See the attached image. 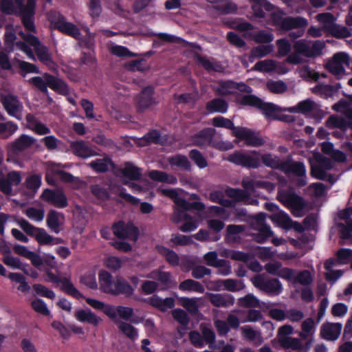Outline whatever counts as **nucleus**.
Listing matches in <instances>:
<instances>
[{"instance_id":"1","label":"nucleus","mask_w":352,"mask_h":352,"mask_svg":"<svg viewBox=\"0 0 352 352\" xmlns=\"http://www.w3.org/2000/svg\"><path fill=\"white\" fill-rule=\"evenodd\" d=\"M237 100L243 104L261 109L263 113L270 119H278L286 122L291 121L290 117L284 116L281 114L285 111L302 113L313 117L316 122H319L324 116V111L320 109L319 105L309 99L301 101L296 106L289 108H283L272 103H265L253 95H241L238 97Z\"/></svg>"},{"instance_id":"2","label":"nucleus","mask_w":352,"mask_h":352,"mask_svg":"<svg viewBox=\"0 0 352 352\" xmlns=\"http://www.w3.org/2000/svg\"><path fill=\"white\" fill-rule=\"evenodd\" d=\"M162 195H164L173 199L175 203L177 208L172 217V220L178 223L182 220L185 223L180 226L179 229L184 232H188L195 230L199 225V221L190 217L186 211L191 209L202 210L204 209V205L202 203L190 204L181 198L176 190L168 188H159L158 190Z\"/></svg>"},{"instance_id":"3","label":"nucleus","mask_w":352,"mask_h":352,"mask_svg":"<svg viewBox=\"0 0 352 352\" xmlns=\"http://www.w3.org/2000/svg\"><path fill=\"white\" fill-rule=\"evenodd\" d=\"M36 0H1V10L7 14H15L22 18L23 25L27 30L35 31L34 24Z\"/></svg>"},{"instance_id":"4","label":"nucleus","mask_w":352,"mask_h":352,"mask_svg":"<svg viewBox=\"0 0 352 352\" xmlns=\"http://www.w3.org/2000/svg\"><path fill=\"white\" fill-rule=\"evenodd\" d=\"M265 208L272 212L270 218L273 223L283 229L288 230L294 228L298 231H302V227L296 222H293L289 215L280 210L278 206L272 203H267Z\"/></svg>"},{"instance_id":"5","label":"nucleus","mask_w":352,"mask_h":352,"mask_svg":"<svg viewBox=\"0 0 352 352\" xmlns=\"http://www.w3.org/2000/svg\"><path fill=\"white\" fill-rule=\"evenodd\" d=\"M29 81L44 92L47 91V88L49 87L62 94H67L68 93L67 86L63 81L47 74L42 76L34 77Z\"/></svg>"},{"instance_id":"6","label":"nucleus","mask_w":352,"mask_h":352,"mask_svg":"<svg viewBox=\"0 0 352 352\" xmlns=\"http://www.w3.org/2000/svg\"><path fill=\"white\" fill-rule=\"evenodd\" d=\"M17 223L24 232L34 236L41 245H56L60 242L59 239L52 237L44 229L36 228L25 219L18 220Z\"/></svg>"},{"instance_id":"7","label":"nucleus","mask_w":352,"mask_h":352,"mask_svg":"<svg viewBox=\"0 0 352 352\" xmlns=\"http://www.w3.org/2000/svg\"><path fill=\"white\" fill-rule=\"evenodd\" d=\"M271 15L274 25L284 30L305 27L308 25L307 20L301 16L283 17V12L278 9L274 10Z\"/></svg>"},{"instance_id":"8","label":"nucleus","mask_w":352,"mask_h":352,"mask_svg":"<svg viewBox=\"0 0 352 352\" xmlns=\"http://www.w3.org/2000/svg\"><path fill=\"white\" fill-rule=\"evenodd\" d=\"M311 175L319 179H324L326 171L333 167V162L327 157H323L319 153H314L309 159Z\"/></svg>"},{"instance_id":"9","label":"nucleus","mask_w":352,"mask_h":352,"mask_svg":"<svg viewBox=\"0 0 352 352\" xmlns=\"http://www.w3.org/2000/svg\"><path fill=\"white\" fill-rule=\"evenodd\" d=\"M19 34L26 43L34 48L41 62L52 69H55V64L53 62L47 49L41 45L36 37L32 34L25 35L22 32H19Z\"/></svg>"},{"instance_id":"10","label":"nucleus","mask_w":352,"mask_h":352,"mask_svg":"<svg viewBox=\"0 0 352 352\" xmlns=\"http://www.w3.org/2000/svg\"><path fill=\"white\" fill-rule=\"evenodd\" d=\"M251 281L254 287L270 295H278L283 289L278 279H267L265 274H258L252 277Z\"/></svg>"},{"instance_id":"11","label":"nucleus","mask_w":352,"mask_h":352,"mask_svg":"<svg viewBox=\"0 0 352 352\" xmlns=\"http://www.w3.org/2000/svg\"><path fill=\"white\" fill-rule=\"evenodd\" d=\"M350 58L344 52H339L327 63V69L338 78H342L346 74V69L349 67Z\"/></svg>"},{"instance_id":"12","label":"nucleus","mask_w":352,"mask_h":352,"mask_svg":"<svg viewBox=\"0 0 352 352\" xmlns=\"http://www.w3.org/2000/svg\"><path fill=\"white\" fill-rule=\"evenodd\" d=\"M226 160L236 165L251 168H256L260 164V157L256 151L236 152L229 155Z\"/></svg>"},{"instance_id":"13","label":"nucleus","mask_w":352,"mask_h":352,"mask_svg":"<svg viewBox=\"0 0 352 352\" xmlns=\"http://www.w3.org/2000/svg\"><path fill=\"white\" fill-rule=\"evenodd\" d=\"M50 21L54 28L76 38H79L80 34L78 28L74 24L67 21L61 14L58 13L52 14L50 16Z\"/></svg>"},{"instance_id":"14","label":"nucleus","mask_w":352,"mask_h":352,"mask_svg":"<svg viewBox=\"0 0 352 352\" xmlns=\"http://www.w3.org/2000/svg\"><path fill=\"white\" fill-rule=\"evenodd\" d=\"M266 215L264 213L256 214L252 221L253 228L257 233L253 234L254 239L259 243L264 242L267 239L273 235L270 227L265 223Z\"/></svg>"},{"instance_id":"15","label":"nucleus","mask_w":352,"mask_h":352,"mask_svg":"<svg viewBox=\"0 0 352 352\" xmlns=\"http://www.w3.org/2000/svg\"><path fill=\"white\" fill-rule=\"evenodd\" d=\"M46 275L47 281L56 284L57 286L60 287L67 294L72 295L76 298H85L68 278H61L54 274L50 271L46 272Z\"/></svg>"},{"instance_id":"16","label":"nucleus","mask_w":352,"mask_h":352,"mask_svg":"<svg viewBox=\"0 0 352 352\" xmlns=\"http://www.w3.org/2000/svg\"><path fill=\"white\" fill-rule=\"evenodd\" d=\"M50 174L54 175L57 178L63 181L73 183V186L74 188H78L80 184H82L78 178H75L71 174L62 170L60 168V164L52 162H49L47 163V173L46 175V179L49 184H54V183L53 179L50 178Z\"/></svg>"},{"instance_id":"17","label":"nucleus","mask_w":352,"mask_h":352,"mask_svg":"<svg viewBox=\"0 0 352 352\" xmlns=\"http://www.w3.org/2000/svg\"><path fill=\"white\" fill-rule=\"evenodd\" d=\"M210 199L212 201L220 203L223 207L212 206L210 208V212L214 216L219 217L222 219H228L230 215V212L228 211L226 208L232 207V201L223 199L221 194L219 192H212L210 195Z\"/></svg>"},{"instance_id":"18","label":"nucleus","mask_w":352,"mask_h":352,"mask_svg":"<svg viewBox=\"0 0 352 352\" xmlns=\"http://www.w3.org/2000/svg\"><path fill=\"white\" fill-rule=\"evenodd\" d=\"M113 231L119 238L128 239L133 241L138 239V230L131 223L125 224L122 222L116 223L113 227Z\"/></svg>"},{"instance_id":"19","label":"nucleus","mask_w":352,"mask_h":352,"mask_svg":"<svg viewBox=\"0 0 352 352\" xmlns=\"http://www.w3.org/2000/svg\"><path fill=\"white\" fill-rule=\"evenodd\" d=\"M1 102L10 116L19 120L21 119V111L23 107L16 97L12 95L2 96Z\"/></svg>"},{"instance_id":"20","label":"nucleus","mask_w":352,"mask_h":352,"mask_svg":"<svg viewBox=\"0 0 352 352\" xmlns=\"http://www.w3.org/2000/svg\"><path fill=\"white\" fill-rule=\"evenodd\" d=\"M281 170L287 175L293 174L295 176L300 177L298 181L299 186H305L306 182V168L302 162H285L281 166Z\"/></svg>"},{"instance_id":"21","label":"nucleus","mask_w":352,"mask_h":352,"mask_svg":"<svg viewBox=\"0 0 352 352\" xmlns=\"http://www.w3.org/2000/svg\"><path fill=\"white\" fill-rule=\"evenodd\" d=\"M233 135L239 139L244 140L250 146H256L263 144V141L258 134L247 128H234Z\"/></svg>"},{"instance_id":"22","label":"nucleus","mask_w":352,"mask_h":352,"mask_svg":"<svg viewBox=\"0 0 352 352\" xmlns=\"http://www.w3.org/2000/svg\"><path fill=\"white\" fill-rule=\"evenodd\" d=\"M147 278L157 279L166 289L174 287L177 285L175 277L169 272L157 270L146 275Z\"/></svg>"},{"instance_id":"23","label":"nucleus","mask_w":352,"mask_h":352,"mask_svg":"<svg viewBox=\"0 0 352 352\" xmlns=\"http://www.w3.org/2000/svg\"><path fill=\"white\" fill-rule=\"evenodd\" d=\"M42 197L43 200L57 208H63L67 206V200L65 195L59 190L54 191L47 189L43 192Z\"/></svg>"},{"instance_id":"24","label":"nucleus","mask_w":352,"mask_h":352,"mask_svg":"<svg viewBox=\"0 0 352 352\" xmlns=\"http://www.w3.org/2000/svg\"><path fill=\"white\" fill-rule=\"evenodd\" d=\"M342 329L340 323L325 322L321 326L320 335L327 340L334 341L339 338Z\"/></svg>"},{"instance_id":"25","label":"nucleus","mask_w":352,"mask_h":352,"mask_svg":"<svg viewBox=\"0 0 352 352\" xmlns=\"http://www.w3.org/2000/svg\"><path fill=\"white\" fill-rule=\"evenodd\" d=\"M75 317L81 322H87L94 326H98L102 322V319L89 309L77 310Z\"/></svg>"},{"instance_id":"26","label":"nucleus","mask_w":352,"mask_h":352,"mask_svg":"<svg viewBox=\"0 0 352 352\" xmlns=\"http://www.w3.org/2000/svg\"><path fill=\"white\" fill-rule=\"evenodd\" d=\"M100 289L107 294H113L115 281L112 276L107 271L102 270L98 274Z\"/></svg>"},{"instance_id":"27","label":"nucleus","mask_w":352,"mask_h":352,"mask_svg":"<svg viewBox=\"0 0 352 352\" xmlns=\"http://www.w3.org/2000/svg\"><path fill=\"white\" fill-rule=\"evenodd\" d=\"M65 222V217L63 214L54 210L50 211L47 217V226L55 233L58 234L60 232V226Z\"/></svg>"},{"instance_id":"28","label":"nucleus","mask_w":352,"mask_h":352,"mask_svg":"<svg viewBox=\"0 0 352 352\" xmlns=\"http://www.w3.org/2000/svg\"><path fill=\"white\" fill-rule=\"evenodd\" d=\"M211 303L216 307H229L234 302L233 296L230 294H211L208 293Z\"/></svg>"},{"instance_id":"29","label":"nucleus","mask_w":352,"mask_h":352,"mask_svg":"<svg viewBox=\"0 0 352 352\" xmlns=\"http://www.w3.org/2000/svg\"><path fill=\"white\" fill-rule=\"evenodd\" d=\"M153 89L151 87L144 88L141 94L136 98L138 108L140 110H144L151 106L153 102Z\"/></svg>"},{"instance_id":"30","label":"nucleus","mask_w":352,"mask_h":352,"mask_svg":"<svg viewBox=\"0 0 352 352\" xmlns=\"http://www.w3.org/2000/svg\"><path fill=\"white\" fill-rule=\"evenodd\" d=\"M71 148L74 153L80 157L87 158L96 155V153L83 141L72 142Z\"/></svg>"},{"instance_id":"31","label":"nucleus","mask_w":352,"mask_h":352,"mask_svg":"<svg viewBox=\"0 0 352 352\" xmlns=\"http://www.w3.org/2000/svg\"><path fill=\"white\" fill-rule=\"evenodd\" d=\"M36 140L27 135H22L10 146L13 152L21 151L30 147L34 144Z\"/></svg>"},{"instance_id":"32","label":"nucleus","mask_w":352,"mask_h":352,"mask_svg":"<svg viewBox=\"0 0 352 352\" xmlns=\"http://www.w3.org/2000/svg\"><path fill=\"white\" fill-rule=\"evenodd\" d=\"M179 289L184 292H196L203 294L205 291L204 286L192 279H187L180 283Z\"/></svg>"},{"instance_id":"33","label":"nucleus","mask_w":352,"mask_h":352,"mask_svg":"<svg viewBox=\"0 0 352 352\" xmlns=\"http://www.w3.org/2000/svg\"><path fill=\"white\" fill-rule=\"evenodd\" d=\"M150 304L158 308L161 311H166L175 305V300L173 298L162 299L157 296H153L149 299Z\"/></svg>"},{"instance_id":"34","label":"nucleus","mask_w":352,"mask_h":352,"mask_svg":"<svg viewBox=\"0 0 352 352\" xmlns=\"http://www.w3.org/2000/svg\"><path fill=\"white\" fill-rule=\"evenodd\" d=\"M254 14L257 17H263L264 11H274L272 5L266 0H250Z\"/></svg>"},{"instance_id":"35","label":"nucleus","mask_w":352,"mask_h":352,"mask_svg":"<svg viewBox=\"0 0 352 352\" xmlns=\"http://www.w3.org/2000/svg\"><path fill=\"white\" fill-rule=\"evenodd\" d=\"M120 171L122 177L131 180L138 179L141 175L140 169L130 162L125 163Z\"/></svg>"},{"instance_id":"36","label":"nucleus","mask_w":352,"mask_h":352,"mask_svg":"<svg viewBox=\"0 0 352 352\" xmlns=\"http://www.w3.org/2000/svg\"><path fill=\"white\" fill-rule=\"evenodd\" d=\"M243 184L246 190H254L255 188H263L271 192L275 188L274 185L270 182H259L248 179H244Z\"/></svg>"},{"instance_id":"37","label":"nucleus","mask_w":352,"mask_h":352,"mask_svg":"<svg viewBox=\"0 0 352 352\" xmlns=\"http://www.w3.org/2000/svg\"><path fill=\"white\" fill-rule=\"evenodd\" d=\"M80 283L91 289H98L96 270H91L86 272L80 276Z\"/></svg>"},{"instance_id":"38","label":"nucleus","mask_w":352,"mask_h":352,"mask_svg":"<svg viewBox=\"0 0 352 352\" xmlns=\"http://www.w3.org/2000/svg\"><path fill=\"white\" fill-rule=\"evenodd\" d=\"M148 176L153 180L170 184H175L177 182L175 176L168 175L166 173L160 170H151L148 173Z\"/></svg>"},{"instance_id":"39","label":"nucleus","mask_w":352,"mask_h":352,"mask_svg":"<svg viewBox=\"0 0 352 352\" xmlns=\"http://www.w3.org/2000/svg\"><path fill=\"white\" fill-rule=\"evenodd\" d=\"M241 333L243 338L252 341L256 344H260L263 342L260 332L254 330L250 326L242 327Z\"/></svg>"},{"instance_id":"40","label":"nucleus","mask_w":352,"mask_h":352,"mask_svg":"<svg viewBox=\"0 0 352 352\" xmlns=\"http://www.w3.org/2000/svg\"><path fill=\"white\" fill-rule=\"evenodd\" d=\"M214 130L206 129L193 138V142L198 146H204L210 143Z\"/></svg>"},{"instance_id":"41","label":"nucleus","mask_w":352,"mask_h":352,"mask_svg":"<svg viewBox=\"0 0 352 352\" xmlns=\"http://www.w3.org/2000/svg\"><path fill=\"white\" fill-rule=\"evenodd\" d=\"M156 248L157 252L166 258L169 264L173 266L179 264V257L175 252L162 245H157Z\"/></svg>"},{"instance_id":"42","label":"nucleus","mask_w":352,"mask_h":352,"mask_svg":"<svg viewBox=\"0 0 352 352\" xmlns=\"http://www.w3.org/2000/svg\"><path fill=\"white\" fill-rule=\"evenodd\" d=\"M26 120L28 122L29 128L37 134L42 135L50 133V129L48 127L40 122H36L32 115H28Z\"/></svg>"},{"instance_id":"43","label":"nucleus","mask_w":352,"mask_h":352,"mask_svg":"<svg viewBox=\"0 0 352 352\" xmlns=\"http://www.w3.org/2000/svg\"><path fill=\"white\" fill-rule=\"evenodd\" d=\"M316 19L322 24V30L327 32H329L336 23V19L331 13L319 14L316 16Z\"/></svg>"},{"instance_id":"44","label":"nucleus","mask_w":352,"mask_h":352,"mask_svg":"<svg viewBox=\"0 0 352 352\" xmlns=\"http://www.w3.org/2000/svg\"><path fill=\"white\" fill-rule=\"evenodd\" d=\"M326 125L329 129H340L345 131L349 126V122L338 116H331L326 122Z\"/></svg>"},{"instance_id":"45","label":"nucleus","mask_w":352,"mask_h":352,"mask_svg":"<svg viewBox=\"0 0 352 352\" xmlns=\"http://www.w3.org/2000/svg\"><path fill=\"white\" fill-rule=\"evenodd\" d=\"M287 208H290L292 214L297 217H300L305 214V203L303 199L297 195Z\"/></svg>"},{"instance_id":"46","label":"nucleus","mask_w":352,"mask_h":352,"mask_svg":"<svg viewBox=\"0 0 352 352\" xmlns=\"http://www.w3.org/2000/svg\"><path fill=\"white\" fill-rule=\"evenodd\" d=\"M133 292V289L126 280L120 278H118L115 280V288L113 294H124L129 296Z\"/></svg>"},{"instance_id":"47","label":"nucleus","mask_w":352,"mask_h":352,"mask_svg":"<svg viewBox=\"0 0 352 352\" xmlns=\"http://www.w3.org/2000/svg\"><path fill=\"white\" fill-rule=\"evenodd\" d=\"M207 109L210 113L219 112L224 113L227 111L228 105L223 100L214 99L207 104Z\"/></svg>"},{"instance_id":"48","label":"nucleus","mask_w":352,"mask_h":352,"mask_svg":"<svg viewBox=\"0 0 352 352\" xmlns=\"http://www.w3.org/2000/svg\"><path fill=\"white\" fill-rule=\"evenodd\" d=\"M168 162L171 166H176L182 170H188L190 168V164L186 157L177 155L170 157Z\"/></svg>"},{"instance_id":"49","label":"nucleus","mask_w":352,"mask_h":352,"mask_svg":"<svg viewBox=\"0 0 352 352\" xmlns=\"http://www.w3.org/2000/svg\"><path fill=\"white\" fill-rule=\"evenodd\" d=\"M315 323L313 319L307 318L302 324V331L300 336L303 339H306L314 335L315 332Z\"/></svg>"},{"instance_id":"50","label":"nucleus","mask_w":352,"mask_h":352,"mask_svg":"<svg viewBox=\"0 0 352 352\" xmlns=\"http://www.w3.org/2000/svg\"><path fill=\"white\" fill-rule=\"evenodd\" d=\"M276 62L273 60H264L257 62L253 69L262 72H272L276 69Z\"/></svg>"},{"instance_id":"51","label":"nucleus","mask_w":352,"mask_h":352,"mask_svg":"<svg viewBox=\"0 0 352 352\" xmlns=\"http://www.w3.org/2000/svg\"><path fill=\"white\" fill-rule=\"evenodd\" d=\"M263 163L272 168H279L281 170V166L284 165L285 162H282L280 160L271 154H265L261 157Z\"/></svg>"},{"instance_id":"52","label":"nucleus","mask_w":352,"mask_h":352,"mask_svg":"<svg viewBox=\"0 0 352 352\" xmlns=\"http://www.w3.org/2000/svg\"><path fill=\"white\" fill-rule=\"evenodd\" d=\"M338 263L337 261L333 259L327 260L324 263V267L328 272L326 273V277L329 280L336 281L342 275V272L340 270H331V267Z\"/></svg>"},{"instance_id":"53","label":"nucleus","mask_w":352,"mask_h":352,"mask_svg":"<svg viewBox=\"0 0 352 352\" xmlns=\"http://www.w3.org/2000/svg\"><path fill=\"white\" fill-rule=\"evenodd\" d=\"M312 91L324 98L331 97L336 92L334 88L332 86L322 84L317 85L316 87L312 88Z\"/></svg>"},{"instance_id":"54","label":"nucleus","mask_w":352,"mask_h":352,"mask_svg":"<svg viewBox=\"0 0 352 352\" xmlns=\"http://www.w3.org/2000/svg\"><path fill=\"white\" fill-rule=\"evenodd\" d=\"M328 33L339 38H346L351 35V30H349L347 28L339 25L336 23L333 25Z\"/></svg>"},{"instance_id":"55","label":"nucleus","mask_w":352,"mask_h":352,"mask_svg":"<svg viewBox=\"0 0 352 352\" xmlns=\"http://www.w3.org/2000/svg\"><path fill=\"white\" fill-rule=\"evenodd\" d=\"M221 284H223V288L230 292H237L244 288L245 285L243 282L231 278L221 280Z\"/></svg>"},{"instance_id":"56","label":"nucleus","mask_w":352,"mask_h":352,"mask_svg":"<svg viewBox=\"0 0 352 352\" xmlns=\"http://www.w3.org/2000/svg\"><path fill=\"white\" fill-rule=\"evenodd\" d=\"M118 327L120 330L130 339L135 340L138 338V330L131 324L124 322H120L118 324Z\"/></svg>"},{"instance_id":"57","label":"nucleus","mask_w":352,"mask_h":352,"mask_svg":"<svg viewBox=\"0 0 352 352\" xmlns=\"http://www.w3.org/2000/svg\"><path fill=\"white\" fill-rule=\"evenodd\" d=\"M274 50L272 45H259L253 48L251 51V57L262 58L270 54Z\"/></svg>"},{"instance_id":"58","label":"nucleus","mask_w":352,"mask_h":352,"mask_svg":"<svg viewBox=\"0 0 352 352\" xmlns=\"http://www.w3.org/2000/svg\"><path fill=\"white\" fill-rule=\"evenodd\" d=\"M109 50L111 54L119 57L134 56L126 47L116 45L113 43H111L109 45Z\"/></svg>"},{"instance_id":"59","label":"nucleus","mask_w":352,"mask_h":352,"mask_svg":"<svg viewBox=\"0 0 352 352\" xmlns=\"http://www.w3.org/2000/svg\"><path fill=\"white\" fill-rule=\"evenodd\" d=\"M18 129V126L11 122L0 123V135L3 138H8L14 134Z\"/></svg>"},{"instance_id":"60","label":"nucleus","mask_w":352,"mask_h":352,"mask_svg":"<svg viewBox=\"0 0 352 352\" xmlns=\"http://www.w3.org/2000/svg\"><path fill=\"white\" fill-rule=\"evenodd\" d=\"M311 42L305 40H299L294 43L295 51L307 57H311L310 54Z\"/></svg>"},{"instance_id":"61","label":"nucleus","mask_w":352,"mask_h":352,"mask_svg":"<svg viewBox=\"0 0 352 352\" xmlns=\"http://www.w3.org/2000/svg\"><path fill=\"white\" fill-rule=\"evenodd\" d=\"M298 74L300 77L306 80H317L320 76L325 77V74L314 72L310 69L309 67L304 66L298 69Z\"/></svg>"},{"instance_id":"62","label":"nucleus","mask_w":352,"mask_h":352,"mask_svg":"<svg viewBox=\"0 0 352 352\" xmlns=\"http://www.w3.org/2000/svg\"><path fill=\"white\" fill-rule=\"evenodd\" d=\"M111 164L110 160L107 158L97 159L90 162L89 166L97 172H104L108 170Z\"/></svg>"},{"instance_id":"63","label":"nucleus","mask_w":352,"mask_h":352,"mask_svg":"<svg viewBox=\"0 0 352 352\" xmlns=\"http://www.w3.org/2000/svg\"><path fill=\"white\" fill-rule=\"evenodd\" d=\"M25 214L31 220L41 221L44 218V210L41 208H29L25 210Z\"/></svg>"},{"instance_id":"64","label":"nucleus","mask_w":352,"mask_h":352,"mask_svg":"<svg viewBox=\"0 0 352 352\" xmlns=\"http://www.w3.org/2000/svg\"><path fill=\"white\" fill-rule=\"evenodd\" d=\"M276 45L278 47V56L279 57L287 55L292 50V45L289 42L284 38L277 40Z\"/></svg>"}]
</instances>
